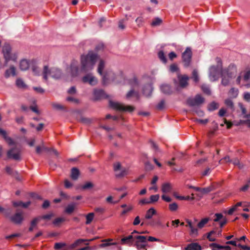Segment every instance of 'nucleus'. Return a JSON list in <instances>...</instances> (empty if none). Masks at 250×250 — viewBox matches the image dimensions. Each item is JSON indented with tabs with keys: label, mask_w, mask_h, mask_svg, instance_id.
Listing matches in <instances>:
<instances>
[{
	"label": "nucleus",
	"mask_w": 250,
	"mask_h": 250,
	"mask_svg": "<svg viewBox=\"0 0 250 250\" xmlns=\"http://www.w3.org/2000/svg\"><path fill=\"white\" fill-rule=\"evenodd\" d=\"M98 59V55L92 51L89 52L86 55H82L80 71L86 73L93 69Z\"/></svg>",
	"instance_id": "nucleus-1"
},
{
	"label": "nucleus",
	"mask_w": 250,
	"mask_h": 250,
	"mask_svg": "<svg viewBox=\"0 0 250 250\" xmlns=\"http://www.w3.org/2000/svg\"><path fill=\"white\" fill-rule=\"evenodd\" d=\"M217 65H212L209 68V77L211 81L217 80L220 76H221L222 68V63L220 58H216Z\"/></svg>",
	"instance_id": "nucleus-2"
},
{
	"label": "nucleus",
	"mask_w": 250,
	"mask_h": 250,
	"mask_svg": "<svg viewBox=\"0 0 250 250\" xmlns=\"http://www.w3.org/2000/svg\"><path fill=\"white\" fill-rule=\"evenodd\" d=\"M105 67V62L103 60H100L98 66V72L102 76L103 82L104 84H106L110 81H113V76L114 74L111 72L109 73H104V68Z\"/></svg>",
	"instance_id": "nucleus-3"
},
{
	"label": "nucleus",
	"mask_w": 250,
	"mask_h": 250,
	"mask_svg": "<svg viewBox=\"0 0 250 250\" xmlns=\"http://www.w3.org/2000/svg\"><path fill=\"white\" fill-rule=\"evenodd\" d=\"M2 52L5 60V65L7 64L9 61H16L18 58V53L12 50L11 46L8 44H5L2 48Z\"/></svg>",
	"instance_id": "nucleus-4"
},
{
	"label": "nucleus",
	"mask_w": 250,
	"mask_h": 250,
	"mask_svg": "<svg viewBox=\"0 0 250 250\" xmlns=\"http://www.w3.org/2000/svg\"><path fill=\"white\" fill-rule=\"evenodd\" d=\"M62 75L61 71L57 68H52L49 69L47 66L45 65L43 70V78L45 80H47L48 76L56 79H60Z\"/></svg>",
	"instance_id": "nucleus-5"
},
{
	"label": "nucleus",
	"mask_w": 250,
	"mask_h": 250,
	"mask_svg": "<svg viewBox=\"0 0 250 250\" xmlns=\"http://www.w3.org/2000/svg\"><path fill=\"white\" fill-rule=\"evenodd\" d=\"M109 104L111 108L121 112H131L135 109L133 106L126 105L118 102L109 101Z\"/></svg>",
	"instance_id": "nucleus-6"
},
{
	"label": "nucleus",
	"mask_w": 250,
	"mask_h": 250,
	"mask_svg": "<svg viewBox=\"0 0 250 250\" xmlns=\"http://www.w3.org/2000/svg\"><path fill=\"white\" fill-rule=\"evenodd\" d=\"M135 241L134 246L138 250H146L147 245L146 241V237L141 235H136L134 237Z\"/></svg>",
	"instance_id": "nucleus-7"
},
{
	"label": "nucleus",
	"mask_w": 250,
	"mask_h": 250,
	"mask_svg": "<svg viewBox=\"0 0 250 250\" xmlns=\"http://www.w3.org/2000/svg\"><path fill=\"white\" fill-rule=\"evenodd\" d=\"M113 169L116 172L115 175L118 178L123 177L128 173V169L122 167L119 162H116L113 165Z\"/></svg>",
	"instance_id": "nucleus-8"
},
{
	"label": "nucleus",
	"mask_w": 250,
	"mask_h": 250,
	"mask_svg": "<svg viewBox=\"0 0 250 250\" xmlns=\"http://www.w3.org/2000/svg\"><path fill=\"white\" fill-rule=\"evenodd\" d=\"M204 102V99L200 95L198 94L194 98H188L187 104L190 106H198Z\"/></svg>",
	"instance_id": "nucleus-9"
},
{
	"label": "nucleus",
	"mask_w": 250,
	"mask_h": 250,
	"mask_svg": "<svg viewBox=\"0 0 250 250\" xmlns=\"http://www.w3.org/2000/svg\"><path fill=\"white\" fill-rule=\"evenodd\" d=\"M192 57V51L190 47H187L182 54V60L185 67H188L190 63Z\"/></svg>",
	"instance_id": "nucleus-10"
},
{
	"label": "nucleus",
	"mask_w": 250,
	"mask_h": 250,
	"mask_svg": "<svg viewBox=\"0 0 250 250\" xmlns=\"http://www.w3.org/2000/svg\"><path fill=\"white\" fill-rule=\"evenodd\" d=\"M7 155L9 158L15 160H20L21 159V150L19 148H12L7 151Z\"/></svg>",
	"instance_id": "nucleus-11"
},
{
	"label": "nucleus",
	"mask_w": 250,
	"mask_h": 250,
	"mask_svg": "<svg viewBox=\"0 0 250 250\" xmlns=\"http://www.w3.org/2000/svg\"><path fill=\"white\" fill-rule=\"evenodd\" d=\"M241 80L244 82H248L250 80V68H246L243 71L241 72L239 76L236 79V83L237 84H240Z\"/></svg>",
	"instance_id": "nucleus-12"
},
{
	"label": "nucleus",
	"mask_w": 250,
	"mask_h": 250,
	"mask_svg": "<svg viewBox=\"0 0 250 250\" xmlns=\"http://www.w3.org/2000/svg\"><path fill=\"white\" fill-rule=\"evenodd\" d=\"M222 72L225 73L229 78L234 77L237 73L236 66L233 64H230L228 68L222 70Z\"/></svg>",
	"instance_id": "nucleus-13"
},
{
	"label": "nucleus",
	"mask_w": 250,
	"mask_h": 250,
	"mask_svg": "<svg viewBox=\"0 0 250 250\" xmlns=\"http://www.w3.org/2000/svg\"><path fill=\"white\" fill-rule=\"evenodd\" d=\"M79 65V63L77 61L74 60L71 62L69 68V71L72 77L78 75L80 71Z\"/></svg>",
	"instance_id": "nucleus-14"
},
{
	"label": "nucleus",
	"mask_w": 250,
	"mask_h": 250,
	"mask_svg": "<svg viewBox=\"0 0 250 250\" xmlns=\"http://www.w3.org/2000/svg\"><path fill=\"white\" fill-rule=\"evenodd\" d=\"M83 83H88L91 85H95L98 83L96 78L92 73H88L82 78Z\"/></svg>",
	"instance_id": "nucleus-15"
},
{
	"label": "nucleus",
	"mask_w": 250,
	"mask_h": 250,
	"mask_svg": "<svg viewBox=\"0 0 250 250\" xmlns=\"http://www.w3.org/2000/svg\"><path fill=\"white\" fill-rule=\"evenodd\" d=\"M11 221L16 224H21L23 220L22 212H17L9 217Z\"/></svg>",
	"instance_id": "nucleus-16"
},
{
	"label": "nucleus",
	"mask_w": 250,
	"mask_h": 250,
	"mask_svg": "<svg viewBox=\"0 0 250 250\" xmlns=\"http://www.w3.org/2000/svg\"><path fill=\"white\" fill-rule=\"evenodd\" d=\"M135 235H129L121 239V242L122 245H127L129 246L133 245L135 241Z\"/></svg>",
	"instance_id": "nucleus-17"
},
{
	"label": "nucleus",
	"mask_w": 250,
	"mask_h": 250,
	"mask_svg": "<svg viewBox=\"0 0 250 250\" xmlns=\"http://www.w3.org/2000/svg\"><path fill=\"white\" fill-rule=\"evenodd\" d=\"M93 96L95 100H101L106 98L105 93L102 89H94L93 91Z\"/></svg>",
	"instance_id": "nucleus-18"
},
{
	"label": "nucleus",
	"mask_w": 250,
	"mask_h": 250,
	"mask_svg": "<svg viewBox=\"0 0 250 250\" xmlns=\"http://www.w3.org/2000/svg\"><path fill=\"white\" fill-rule=\"evenodd\" d=\"M0 134H1L6 142L10 146L15 145L16 142L7 135V132L4 130L0 128Z\"/></svg>",
	"instance_id": "nucleus-19"
},
{
	"label": "nucleus",
	"mask_w": 250,
	"mask_h": 250,
	"mask_svg": "<svg viewBox=\"0 0 250 250\" xmlns=\"http://www.w3.org/2000/svg\"><path fill=\"white\" fill-rule=\"evenodd\" d=\"M179 85L181 87L184 88L188 85L189 77L187 75H178Z\"/></svg>",
	"instance_id": "nucleus-20"
},
{
	"label": "nucleus",
	"mask_w": 250,
	"mask_h": 250,
	"mask_svg": "<svg viewBox=\"0 0 250 250\" xmlns=\"http://www.w3.org/2000/svg\"><path fill=\"white\" fill-rule=\"evenodd\" d=\"M16 75V67L13 65L10 66V67L6 70L4 76L5 78H8L10 76H15Z\"/></svg>",
	"instance_id": "nucleus-21"
},
{
	"label": "nucleus",
	"mask_w": 250,
	"mask_h": 250,
	"mask_svg": "<svg viewBox=\"0 0 250 250\" xmlns=\"http://www.w3.org/2000/svg\"><path fill=\"white\" fill-rule=\"evenodd\" d=\"M210 247L212 250H231V248L229 246H221L216 243H212Z\"/></svg>",
	"instance_id": "nucleus-22"
},
{
	"label": "nucleus",
	"mask_w": 250,
	"mask_h": 250,
	"mask_svg": "<svg viewBox=\"0 0 250 250\" xmlns=\"http://www.w3.org/2000/svg\"><path fill=\"white\" fill-rule=\"evenodd\" d=\"M31 63H33L32 61L30 62L25 59L22 60L20 62V69L22 70H27L30 66Z\"/></svg>",
	"instance_id": "nucleus-23"
},
{
	"label": "nucleus",
	"mask_w": 250,
	"mask_h": 250,
	"mask_svg": "<svg viewBox=\"0 0 250 250\" xmlns=\"http://www.w3.org/2000/svg\"><path fill=\"white\" fill-rule=\"evenodd\" d=\"M152 90L153 88L152 85L150 83H148L143 87V92L145 96L149 97L151 95Z\"/></svg>",
	"instance_id": "nucleus-24"
},
{
	"label": "nucleus",
	"mask_w": 250,
	"mask_h": 250,
	"mask_svg": "<svg viewBox=\"0 0 250 250\" xmlns=\"http://www.w3.org/2000/svg\"><path fill=\"white\" fill-rule=\"evenodd\" d=\"M96 239H97V237H95V238L89 239V240L83 239H78L77 240H76L74 243L71 244L69 248L71 249H73L75 248V247H76L77 246H79L81 243H83L84 242L92 241H93V240H95Z\"/></svg>",
	"instance_id": "nucleus-25"
},
{
	"label": "nucleus",
	"mask_w": 250,
	"mask_h": 250,
	"mask_svg": "<svg viewBox=\"0 0 250 250\" xmlns=\"http://www.w3.org/2000/svg\"><path fill=\"white\" fill-rule=\"evenodd\" d=\"M161 91L166 94H170L172 93V89L169 85L167 84H162L160 86Z\"/></svg>",
	"instance_id": "nucleus-26"
},
{
	"label": "nucleus",
	"mask_w": 250,
	"mask_h": 250,
	"mask_svg": "<svg viewBox=\"0 0 250 250\" xmlns=\"http://www.w3.org/2000/svg\"><path fill=\"white\" fill-rule=\"evenodd\" d=\"M112 241V239H103L102 240V242L103 243L99 245V247L104 248V247L110 246L111 245H117V243H115V242L111 243V242Z\"/></svg>",
	"instance_id": "nucleus-27"
},
{
	"label": "nucleus",
	"mask_w": 250,
	"mask_h": 250,
	"mask_svg": "<svg viewBox=\"0 0 250 250\" xmlns=\"http://www.w3.org/2000/svg\"><path fill=\"white\" fill-rule=\"evenodd\" d=\"M185 250H201V247L197 243H193L188 244Z\"/></svg>",
	"instance_id": "nucleus-28"
},
{
	"label": "nucleus",
	"mask_w": 250,
	"mask_h": 250,
	"mask_svg": "<svg viewBox=\"0 0 250 250\" xmlns=\"http://www.w3.org/2000/svg\"><path fill=\"white\" fill-rule=\"evenodd\" d=\"M171 189V186L169 183H164L162 186V191L164 193L170 192Z\"/></svg>",
	"instance_id": "nucleus-29"
},
{
	"label": "nucleus",
	"mask_w": 250,
	"mask_h": 250,
	"mask_svg": "<svg viewBox=\"0 0 250 250\" xmlns=\"http://www.w3.org/2000/svg\"><path fill=\"white\" fill-rule=\"evenodd\" d=\"M76 206H77L76 203H72L69 204L66 207V208L65 209V212L68 214L72 213L75 210V208H76Z\"/></svg>",
	"instance_id": "nucleus-30"
},
{
	"label": "nucleus",
	"mask_w": 250,
	"mask_h": 250,
	"mask_svg": "<svg viewBox=\"0 0 250 250\" xmlns=\"http://www.w3.org/2000/svg\"><path fill=\"white\" fill-rule=\"evenodd\" d=\"M41 216L36 217L34 218L31 222V226L30 228H29V231H33L34 228L35 227L37 226L38 223L41 221Z\"/></svg>",
	"instance_id": "nucleus-31"
},
{
	"label": "nucleus",
	"mask_w": 250,
	"mask_h": 250,
	"mask_svg": "<svg viewBox=\"0 0 250 250\" xmlns=\"http://www.w3.org/2000/svg\"><path fill=\"white\" fill-rule=\"evenodd\" d=\"M156 213V211L153 208H151L147 210L146 215L145 218L146 219H151L153 215Z\"/></svg>",
	"instance_id": "nucleus-32"
},
{
	"label": "nucleus",
	"mask_w": 250,
	"mask_h": 250,
	"mask_svg": "<svg viewBox=\"0 0 250 250\" xmlns=\"http://www.w3.org/2000/svg\"><path fill=\"white\" fill-rule=\"evenodd\" d=\"M221 77H222V84L224 86L228 85L229 83L230 79L231 78H229L227 75L221 72Z\"/></svg>",
	"instance_id": "nucleus-33"
},
{
	"label": "nucleus",
	"mask_w": 250,
	"mask_h": 250,
	"mask_svg": "<svg viewBox=\"0 0 250 250\" xmlns=\"http://www.w3.org/2000/svg\"><path fill=\"white\" fill-rule=\"evenodd\" d=\"M42 149L47 152L54 154V155H55L57 156H58L59 155V152L56 149H55L54 148H48V147H45L43 145H42Z\"/></svg>",
	"instance_id": "nucleus-34"
},
{
	"label": "nucleus",
	"mask_w": 250,
	"mask_h": 250,
	"mask_svg": "<svg viewBox=\"0 0 250 250\" xmlns=\"http://www.w3.org/2000/svg\"><path fill=\"white\" fill-rule=\"evenodd\" d=\"M79 175V171L76 167H73L71 169V177L73 180H77Z\"/></svg>",
	"instance_id": "nucleus-35"
},
{
	"label": "nucleus",
	"mask_w": 250,
	"mask_h": 250,
	"mask_svg": "<svg viewBox=\"0 0 250 250\" xmlns=\"http://www.w3.org/2000/svg\"><path fill=\"white\" fill-rule=\"evenodd\" d=\"M16 84L17 87L20 88H25L27 87L21 78L17 79Z\"/></svg>",
	"instance_id": "nucleus-36"
},
{
	"label": "nucleus",
	"mask_w": 250,
	"mask_h": 250,
	"mask_svg": "<svg viewBox=\"0 0 250 250\" xmlns=\"http://www.w3.org/2000/svg\"><path fill=\"white\" fill-rule=\"evenodd\" d=\"M126 98L129 99L132 97H135L136 98V99L139 98V93L137 92L134 91V90H130L126 94Z\"/></svg>",
	"instance_id": "nucleus-37"
},
{
	"label": "nucleus",
	"mask_w": 250,
	"mask_h": 250,
	"mask_svg": "<svg viewBox=\"0 0 250 250\" xmlns=\"http://www.w3.org/2000/svg\"><path fill=\"white\" fill-rule=\"evenodd\" d=\"M191 78L193 80L194 82L197 83L199 81V77L198 71L196 69H194L192 71Z\"/></svg>",
	"instance_id": "nucleus-38"
},
{
	"label": "nucleus",
	"mask_w": 250,
	"mask_h": 250,
	"mask_svg": "<svg viewBox=\"0 0 250 250\" xmlns=\"http://www.w3.org/2000/svg\"><path fill=\"white\" fill-rule=\"evenodd\" d=\"M94 216V213L93 212H91V213L87 214L85 216L86 219L85 224L87 225L90 224L91 222L93 220Z\"/></svg>",
	"instance_id": "nucleus-39"
},
{
	"label": "nucleus",
	"mask_w": 250,
	"mask_h": 250,
	"mask_svg": "<svg viewBox=\"0 0 250 250\" xmlns=\"http://www.w3.org/2000/svg\"><path fill=\"white\" fill-rule=\"evenodd\" d=\"M162 22V20L159 18H154L151 23V25L152 26H157L160 25Z\"/></svg>",
	"instance_id": "nucleus-40"
},
{
	"label": "nucleus",
	"mask_w": 250,
	"mask_h": 250,
	"mask_svg": "<svg viewBox=\"0 0 250 250\" xmlns=\"http://www.w3.org/2000/svg\"><path fill=\"white\" fill-rule=\"evenodd\" d=\"M209 221L208 218H205L202 219L198 224L197 226L199 229L203 228Z\"/></svg>",
	"instance_id": "nucleus-41"
},
{
	"label": "nucleus",
	"mask_w": 250,
	"mask_h": 250,
	"mask_svg": "<svg viewBox=\"0 0 250 250\" xmlns=\"http://www.w3.org/2000/svg\"><path fill=\"white\" fill-rule=\"evenodd\" d=\"M158 57L163 62L165 63L167 62V60L163 51H160L159 52Z\"/></svg>",
	"instance_id": "nucleus-42"
},
{
	"label": "nucleus",
	"mask_w": 250,
	"mask_h": 250,
	"mask_svg": "<svg viewBox=\"0 0 250 250\" xmlns=\"http://www.w3.org/2000/svg\"><path fill=\"white\" fill-rule=\"evenodd\" d=\"M135 21L138 26H142L145 22V19L142 16H140L136 19Z\"/></svg>",
	"instance_id": "nucleus-43"
},
{
	"label": "nucleus",
	"mask_w": 250,
	"mask_h": 250,
	"mask_svg": "<svg viewBox=\"0 0 250 250\" xmlns=\"http://www.w3.org/2000/svg\"><path fill=\"white\" fill-rule=\"evenodd\" d=\"M218 107L219 105L218 104L215 102H212L208 105V109L209 111H213L218 108Z\"/></svg>",
	"instance_id": "nucleus-44"
},
{
	"label": "nucleus",
	"mask_w": 250,
	"mask_h": 250,
	"mask_svg": "<svg viewBox=\"0 0 250 250\" xmlns=\"http://www.w3.org/2000/svg\"><path fill=\"white\" fill-rule=\"evenodd\" d=\"M159 198L160 196L159 194L152 195L150 196L149 200L150 204L156 202L158 201Z\"/></svg>",
	"instance_id": "nucleus-45"
},
{
	"label": "nucleus",
	"mask_w": 250,
	"mask_h": 250,
	"mask_svg": "<svg viewBox=\"0 0 250 250\" xmlns=\"http://www.w3.org/2000/svg\"><path fill=\"white\" fill-rule=\"evenodd\" d=\"M202 189V193H207L213 190L214 189V187L213 186L211 185L207 188H203Z\"/></svg>",
	"instance_id": "nucleus-46"
},
{
	"label": "nucleus",
	"mask_w": 250,
	"mask_h": 250,
	"mask_svg": "<svg viewBox=\"0 0 250 250\" xmlns=\"http://www.w3.org/2000/svg\"><path fill=\"white\" fill-rule=\"evenodd\" d=\"M178 208V205L176 203H172L169 205V209L171 211H174L177 210Z\"/></svg>",
	"instance_id": "nucleus-47"
},
{
	"label": "nucleus",
	"mask_w": 250,
	"mask_h": 250,
	"mask_svg": "<svg viewBox=\"0 0 250 250\" xmlns=\"http://www.w3.org/2000/svg\"><path fill=\"white\" fill-rule=\"evenodd\" d=\"M3 212L4 213V215L6 217H8L9 216V215L11 212V210L10 209H5L3 208L0 206V212Z\"/></svg>",
	"instance_id": "nucleus-48"
},
{
	"label": "nucleus",
	"mask_w": 250,
	"mask_h": 250,
	"mask_svg": "<svg viewBox=\"0 0 250 250\" xmlns=\"http://www.w3.org/2000/svg\"><path fill=\"white\" fill-rule=\"evenodd\" d=\"M201 88L204 93L207 94H210V90L209 89V87L208 85L206 84H203L201 86Z\"/></svg>",
	"instance_id": "nucleus-49"
},
{
	"label": "nucleus",
	"mask_w": 250,
	"mask_h": 250,
	"mask_svg": "<svg viewBox=\"0 0 250 250\" xmlns=\"http://www.w3.org/2000/svg\"><path fill=\"white\" fill-rule=\"evenodd\" d=\"M66 246L64 243H56L54 245V249L56 250H60Z\"/></svg>",
	"instance_id": "nucleus-50"
},
{
	"label": "nucleus",
	"mask_w": 250,
	"mask_h": 250,
	"mask_svg": "<svg viewBox=\"0 0 250 250\" xmlns=\"http://www.w3.org/2000/svg\"><path fill=\"white\" fill-rule=\"evenodd\" d=\"M232 163L234 165L237 166L240 169H241L244 167L243 165L240 163L239 160L238 159H235L232 160Z\"/></svg>",
	"instance_id": "nucleus-51"
},
{
	"label": "nucleus",
	"mask_w": 250,
	"mask_h": 250,
	"mask_svg": "<svg viewBox=\"0 0 250 250\" xmlns=\"http://www.w3.org/2000/svg\"><path fill=\"white\" fill-rule=\"evenodd\" d=\"M93 187V185L91 182H87L84 184L82 188L83 189H87L92 188Z\"/></svg>",
	"instance_id": "nucleus-52"
},
{
	"label": "nucleus",
	"mask_w": 250,
	"mask_h": 250,
	"mask_svg": "<svg viewBox=\"0 0 250 250\" xmlns=\"http://www.w3.org/2000/svg\"><path fill=\"white\" fill-rule=\"evenodd\" d=\"M238 93V90L234 88H231L229 91V94L233 97H236Z\"/></svg>",
	"instance_id": "nucleus-53"
},
{
	"label": "nucleus",
	"mask_w": 250,
	"mask_h": 250,
	"mask_svg": "<svg viewBox=\"0 0 250 250\" xmlns=\"http://www.w3.org/2000/svg\"><path fill=\"white\" fill-rule=\"evenodd\" d=\"M65 221V219L62 217H59L55 219L53 221V224L55 225H58L61 223Z\"/></svg>",
	"instance_id": "nucleus-54"
},
{
	"label": "nucleus",
	"mask_w": 250,
	"mask_h": 250,
	"mask_svg": "<svg viewBox=\"0 0 250 250\" xmlns=\"http://www.w3.org/2000/svg\"><path fill=\"white\" fill-rule=\"evenodd\" d=\"M165 101L161 100L157 105V108L159 110H162L165 107Z\"/></svg>",
	"instance_id": "nucleus-55"
},
{
	"label": "nucleus",
	"mask_w": 250,
	"mask_h": 250,
	"mask_svg": "<svg viewBox=\"0 0 250 250\" xmlns=\"http://www.w3.org/2000/svg\"><path fill=\"white\" fill-rule=\"evenodd\" d=\"M225 104L226 105L230 108L233 109V103L232 101L230 99H227L225 101Z\"/></svg>",
	"instance_id": "nucleus-56"
},
{
	"label": "nucleus",
	"mask_w": 250,
	"mask_h": 250,
	"mask_svg": "<svg viewBox=\"0 0 250 250\" xmlns=\"http://www.w3.org/2000/svg\"><path fill=\"white\" fill-rule=\"evenodd\" d=\"M126 19L125 20L124 19L123 20H122L121 21H119V27L121 29H124L125 27V25H124V22H125V21L127 20H128V18L127 17V15H126Z\"/></svg>",
	"instance_id": "nucleus-57"
},
{
	"label": "nucleus",
	"mask_w": 250,
	"mask_h": 250,
	"mask_svg": "<svg viewBox=\"0 0 250 250\" xmlns=\"http://www.w3.org/2000/svg\"><path fill=\"white\" fill-rule=\"evenodd\" d=\"M244 99L247 102H250V93L245 92L243 94Z\"/></svg>",
	"instance_id": "nucleus-58"
},
{
	"label": "nucleus",
	"mask_w": 250,
	"mask_h": 250,
	"mask_svg": "<svg viewBox=\"0 0 250 250\" xmlns=\"http://www.w3.org/2000/svg\"><path fill=\"white\" fill-rule=\"evenodd\" d=\"M145 168L146 170H151L153 169V166L149 162H146L145 164Z\"/></svg>",
	"instance_id": "nucleus-59"
},
{
	"label": "nucleus",
	"mask_w": 250,
	"mask_h": 250,
	"mask_svg": "<svg viewBox=\"0 0 250 250\" xmlns=\"http://www.w3.org/2000/svg\"><path fill=\"white\" fill-rule=\"evenodd\" d=\"M178 68L177 65L175 64H171L170 66L169 70L172 72H176L178 70Z\"/></svg>",
	"instance_id": "nucleus-60"
},
{
	"label": "nucleus",
	"mask_w": 250,
	"mask_h": 250,
	"mask_svg": "<svg viewBox=\"0 0 250 250\" xmlns=\"http://www.w3.org/2000/svg\"><path fill=\"white\" fill-rule=\"evenodd\" d=\"M133 208V207L132 206H128L121 213L122 215H125L128 212L131 211Z\"/></svg>",
	"instance_id": "nucleus-61"
},
{
	"label": "nucleus",
	"mask_w": 250,
	"mask_h": 250,
	"mask_svg": "<svg viewBox=\"0 0 250 250\" xmlns=\"http://www.w3.org/2000/svg\"><path fill=\"white\" fill-rule=\"evenodd\" d=\"M216 218L214 219V221L218 222L223 218V215L221 213H216L215 214Z\"/></svg>",
	"instance_id": "nucleus-62"
},
{
	"label": "nucleus",
	"mask_w": 250,
	"mask_h": 250,
	"mask_svg": "<svg viewBox=\"0 0 250 250\" xmlns=\"http://www.w3.org/2000/svg\"><path fill=\"white\" fill-rule=\"evenodd\" d=\"M53 107L58 110H61L63 109V107L61 104L57 103H53L52 104Z\"/></svg>",
	"instance_id": "nucleus-63"
},
{
	"label": "nucleus",
	"mask_w": 250,
	"mask_h": 250,
	"mask_svg": "<svg viewBox=\"0 0 250 250\" xmlns=\"http://www.w3.org/2000/svg\"><path fill=\"white\" fill-rule=\"evenodd\" d=\"M162 199L167 202H170L171 201L172 199L170 197H169V196H167V195H166L165 194H163L162 196Z\"/></svg>",
	"instance_id": "nucleus-64"
}]
</instances>
